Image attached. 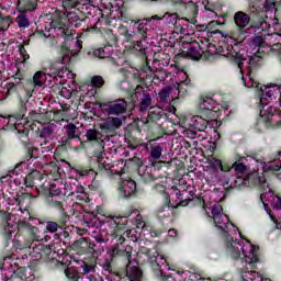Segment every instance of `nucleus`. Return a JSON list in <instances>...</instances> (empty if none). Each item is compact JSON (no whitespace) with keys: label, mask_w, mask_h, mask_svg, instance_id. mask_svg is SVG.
Masks as SVG:
<instances>
[{"label":"nucleus","mask_w":281,"mask_h":281,"mask_svg":"<svg viewBox=\"0 0 281 281\" xmlns=\"http://www.w3.org/2000/svg\"><path fill=\"white\" fill-rule=\"evenodd\" d=\"M24 232H25V240L26 243H29V245L32 246V244L41 240V236H38V227L36 226H32L31 224H26L24 227Z\"/></svg>","instance_id":"obj_31"},{"label":"nucleus","mask_w":281,"mask_h":281,"mask_svg":"<svg viewBox=\"0 0 281 281\" xmlns=\"http://www.w3.org/2000/svg\"><path fill=\"white\" fill-rule=\"evenodd\" d=\"M120 192H122L124 199H128L137 192V183L135 180H128L124 187L119 188Z\"/></svg>","instance_id":"obj_36"},{"label":"nucleus","mask_w":281,"mask_h":281,"mask_svg":"<svg viewBox=\"0 0 281 281\" xmlns=\"http://www.w3.org/2000/svg\"><path fill=\"white\" fill-rule=\"evenodd\" d=\"M211 214L214 223H221V218L223 224L229 223V217L226 214H223V206L221 204L213 205Z\"/></svg>","instance_id":"obj_34"},{"label":"nucleus","mask_w":281,"mask_h":281,"mask_svg":"<svg viewBox=\"0 0 281 281\" xmlns=\"http://www.w3.org/2000/svg\"><path fill=\"white\" fill-rule=\"evenodd\" d=\"M68 69L67 67L65 66H61L57 69H54L52 72H50V76L53 79H55V82H59V83H63V81H58V78L59 79H63L65 78V74H67Z\"/></svg>","instance_id":"obj_47"},{"label":"nucleus","mask_w":281,"mask_h":281,"mask_svg":"<svg viewBox=\"0 0 281 281\" xmlns=\"http://www.w3.org/2000/svg\"><path fill=\"white\" fill-rule=\"evenodd\" d=\"M166 232L173 234L172 236H177L176 229H168V228H151L150 236L151 238H159V236H161V234H166Z\"/></svg>","instance_id":"obj_50"},{"label":"nucleus","mask_w":281,"mask_h":281,"mask_svg":"<svg viewBox=\"0 0 281 281\" xmlns=\"http://www.w3.org/2000/svg\"><path fill=\"white\" fill-rule=\"evenodd\" d=\"M173 89V93H178V97L176 98V100H182L183 98H186V95H188V87L183 86L180 82H176L172 86Z\"/></svg>","instance_id":"obj_44"},{"label":"nucleus","mask_w":281,"mask_h":281,"mask_svg":"<svg viewBox=\"0 0 281 281\" xmlns=\"http://www.w3.org/2000/svg\"><path fill=\"white\" fill-rule=\"evenodd\" d=\"M100 130L102 133H105L106 135H113V133H115L113 126L110 125L109 121H106L104 124H101Z\"/></svg>","instance_id":"obj_57"},{"label":"nucleus","mask_w":281,"mask_h":281,"mask_svg":"<svg viewBox=\"0 0 281 281\" xmlns=\"http://www.w3.org/2000/svg\"><path fill=\"white\" fill-rule=\"evenodd\" d=\"M247 181L249 186H256L263 193H267V192H270V194L274 193L273 188H271V183L267 181V177L265 176V173H260L258 171L246 173L244 179H241L240 186H243V183L247 186Z\"/></svg>","instance_id":"obj_12"},{"label":"nucleus","mask_w":281,"mask_h":281,"mask_svg":"<svg viewBox=\"0 0 281 281\" xmlns=\"http://www.w3.org/2000/svg\"><path fill=\"white\" fill-rule=\"evenodd\" d=\"M13 19L12 15L3 16V14L0 13V32H8L10 25H12Z\"/></svg>","instance_id":"obj_45"},{"label":"nucleus","mask_w":281,"mask_h":281,"mask_svg":"<svg viewBox=\"0 0 281 281\" xmlns=\"http://www.w3.org/2000/svg\"><path fill=\"white\" fill-rule=\"evenodd\" d=\"M188 56H190V58H192L193 60H201V58L203 57V52H201V45L192 44L188 48Z\"/></svg>","instance_id":"obj_43"},{"label":"nucleus","mask_w":281,"mask_h":281,"mask_svg":"<svg viewBox=\"0 0 281 281\" xmlns=\"http://www.w3.org/2000/svg\"><path fill=\"white\" fill-rule=\"evenodd\" d=\"M32 246L31 244H29V241H26V239H24V241H21L19 239L13 240V249H30Z\"/></svg>","instance_id":"obj_56"},{"label":"nucleus","mask_w":281,"mask_h":281,"mask_svg":"<svg viewBox=\"0 0 281 281\" xmlns=\"http://www.w3.org/2000/svg\"><path fill=\"white\" fill-rule=\"evenodd\" d=\"M71 261H57V267L64 269L65 277L68 281H79L80 280V272L76 267H69Z\"/></svg>","instance_id":"obj_25"},{"label":"nucleus","mask_w":281,"mask_h":281,"mask_svg":"<svg viewBox=\"0 0 281 281\" xmlns=\"http://www.w3.org/2000/svg\"><path fill=\"white\" fill-rule=\"evenodd\" d=\"M66 137L63 138V144L71 146L72 142H79V146L75 147V150H87V142L80 138L81 132L78 126L74 123H69L65 126Z\"/></svg>","instance_id":"obj_14"},{"label":"nucleus","mask_w":281,"mask_h":281,"mask_svg":"<svg viewBox=\"0 0 281 281\" xmlns=\"http://www.w3.org/2000/svg\"><path fill=\"white\" fill-rule=\"evenodd\" d=\"M25 45H27V42H23V44L19 46V53H20V56L22 57L23 65H25V63L30 60V54H27V49L25 48Z\"/></svg>","instance_id":"obj_53"},{"label":"nucleus","mask_w":281,"mask_h":281,"mask_svg":"<svg viewBox=\"0 0 281 281\" xmlns=\"http://www.w3.org/2000/svg\"><path fill=\"white\" fill-rule=\"evenodd\" d=\"M15 23L18 24V27H20L21 30H27V27L32 25V21L27 16V12L24 11H18Z\"/></svg>","instance_id":"obj_37"},{"label":"nucleus","mask_w":281,"mask_h":281,"mask_svg":"<svg viewBox=\"0 0 281 281\" xmlns=\"http://www.w3.org/2000/svg\"><path fill=\"white\" fill-rule=\"evenodd\" d=\"M68 221H69V213H64L63 216L58 217L57 222L47 221L44 229V234H55V236H58L56 232H58V229H65V227H67Z\"/></svg>","instance_id":"obj_22"},{"label":"nucleus","mask_w":281,"mask_h":281,"mask_svg":"<svg viewBox=\"0 0 281 281\" xmlns=\"http://www.w3.org/2000/svg\"><path fill=\"white\" fill-rule=\"evenodd\" d=\"M0 229L3 236V248L8 249V247H10V243L12 241V232H14V226L10 225L8 220H2Z\"/></svg>","instance_id":"obj_28"},{"label":"nucleus","mask_w":281,"mask_h":281,"mask_svg":"<svg viewBox=\"0 0 281 281\" xmlns=\"http://www.w3.org/2000/svg\"><path fill=\"white\" fill-rule=\"evenodd\" d=\"M111 225L113 231L111 232L110 236L112 240H116L112 249L109 251V258H105L102 263V273L106 278L109 276H116L120 278V273L115 269V261L117 258H123V260H131V251L124 248V243H126V238H124V234L127 236L131 234V229H128V216H116L111 215Z\"/></svg>","instance_id":"obj_2"},{"label":"nucleus","mask_w":281,"mask_h":281,"mask_svg":"<svg viewBox=\"0 0 281 281\" xmlns=\"http://www.w3.org/2000/svg\"><path fill=\"white\" fill-rule=\"evenodd\" d=\"M216 25H218L217 21H211L207 25H206V30L207 32H210V34H216L218 32V30H216Z\"/></svg>","instance_id":"obj_63"},{"label":"nucleus","mask_w":281,"mask_h":281,"mask_svg":"<svg viewBox=\"0 0 281 281\" xmlns=\"http://www.w3.org/2000/svg\"><path fill=\"white\" fill-rule=\"evenodd\" d=\"M127 262L126 268L123 272L119 274L120 280L123 281H142L144 278V272L139 269V266H133V254L131 252L130 260H124Z\"/></svg>","instance_id":"obj_17"},{"label":"nucleus","mask_w":281,"mask_h":281,"mask_svg":"<svg viewBox=\"0 0 281 281\" xmlns=\"http://www.w3.org/2000/svg\"><path fill=\"white\" fill-rule=\"evenodd\" d=\"M170 93H175L172 86L166 87L162 90H160V92L158 93L160 98V102H168V98H170Z\"/></svg>","instance_id":"obj_51"},{"label":"nucleus","mask_w":281,"mask_h":281,"mask_svg":"<svg viewBox=\"0 0 281 281\" xmlns=\"http://www.w3.org/2000/svg\"><path fill=\"white\" fill-rule=\"evenodd\" d=\"M236 160L232 164V168L235 171L236 179L235 183H240L243 182V179H245V176L247 175V166L243 164L245 161V157H241L240 155H237L235 158Z\"/></svg>","instance_id":"obj_23"},{"label":"nucleus","mask_w":281,"mask_h":281,"mask_svg":"<svg viewBox=\"0 0 281 281\" xmlns=\"http://www.w3.org/2000/svg\"><path fill=\"white\" fill-rule=\"evenodd\" d=\"M108 122L110 123L112 128H114V131H117V128H120L122 126V119H120V117L109 119Z\"/></svg>","instance_id":"obj_59"},{"label":"nucleus","mask_w":281,"mask_h":281,"mask_svg":"<svg viewBox=\"0 0 281 281\" xmlns=\"http://www.w3.org/2000/svg\"><path fill=\"white\" fill-rule=\"evenodd\" d=\"M262 10L265 12L276 10V0H257L249 13L245 11L235 12L233 21L240 36L247 34V27L255 30V32H269L271 30V24L267 22V16L262 14Z\"/></svg>","instance_id":"obj_3"},{"label":"nucleus","mask_w":281,"mask_h":281,"mask_svg":"<svg viewBox=\"0 0 281 281\" xmlns=\"http://www.w3.org/2000/svg\"><path fill=\"white\" fill-rule=\"evenodd\" d=\"M40 247V258H43V256L46 258H52V245H41Z\"/></svg>","instance_id":"obj_55"},{"label":"nucleus","mask_w":281,"mask_h":281,"mask_svg":"<svg viewBox=\"0 0 281 281\" xmlns=\"http://www.w3.org/2000/svg\"><path fill=\"white\" fill-rule=\"evenodd\" d=\"M121 21H123V23H135L136 20H133V18L128 15V12L121 11Z\"/></svg>","instance_id":"obj_62"},{"label":"nucleus","mask_w":281,"mask_h":281,"mask_svg":"<svg viewBox=\"0 0 281 281\" xmlns=\"http://www.w3.org/2000/svg\"><path fill=\"white\" fill-rule=\"evenodd\" d=\"M72 249L81 254H91L95 250L94 244L89 243L88 238L81 237L72 243Z\"/></svg>","instance_id":"obj_26"},{"label":"nucleus","mask_w":281,"mask_h":281,"mask_svg":"<svg viewBox=\"0 0 281 281\" xmlns=\"http://www.w3.org/2000/svg\"><path fill=\"white\" fill-rule=\"evenodd\" d=\"M190 126L193 128V131L204 133V131H207V126H210V121L203 119L202 116H193L191 119Z\"/></svg>","instance_id":"obj_32"},{"label":"nucleus","mask_w":281,"mask_h":281,"mask_svg":"<svg viewBox=\"0 0 281 281\" xmlns=\"http://www.w3.org/2000/svg\"><path fill=\"white\" fill-rule=\"evenodd\" d=\"M161 117H166V113L161 108H150L148 111L147 120L148 122H159Z\"/></svg>","instance_id":"obj_41"},{"label":"nucleus","mask_w":281,"mask_h":281,"mask_svg":"<svg viewBox=\"0 0 281 281\" xmlns=\"http://www.w3.org/2000/svg\"><path fill=\"white\" fill-rule=\"evenodd\" d=\"M248 245L243 246L241 254L246 265H249L250 269H257V262H260V257H258V246H254L249 240Z\"/></svg>","instance_id":"obj_19"},{"label":"nucleus","mask_w":281,"mask_h":281,"mask_svg":"<svg viewBox=\"0 0 281 281\" xmlns=\"http://www.w3.org/2000/svg\"><path fill=\"white\" fill-rule=\"evenodd\" d=\"M94 0H61V8L65 12L56 10L53 13L46 14L48 25L50 30L57 32L58 36L64 38L60 45L61 63L66 65L69 63L74 56H78L82 52V41L89 32H97V25H108L109 15H104L100 8L93 5ZM99 12V18L97 20V25L88 26L83 29L82 33L78 35V38H74V30L80 29L82 23H87L89 16H91V11Z\"/></svg>","instance_id":"obj_1"},{"label":"nucleus","mask_w":281,"mask_h":281,"mask_svg":"<svg viewBox=\"0 0 281 281\" xmlns=\"http://www.w3.org/2000/svg\"><path fill=\"white\" fill-rule=\"evenodd\" d=\"M104 78H102V76L100 75H94L90 81H89V86L93 87V89H102L104 87Z\"/></svg>","instance_id":"obj_48"},{"label":"nucleus","mask_w":281,"mask_h":281,"mask_svg":"<svg viewBox=\"0 0 281 281\" xmlns=\"http://www.w3.org/2000/svg\"><path fill=\"white\" fill-rule=\"evenodd\" d=\"M78 172L80 177H93V175H95V171L93 169H87V168H82Z\"/></svg>","instance_id":"obj_64"},{"label":"nucleus","mask_w":281,"mask_h":281,"mask_svg":"<svg viewBox=\"0 0 281 281\" xmlns=\"http://www.w3.org/2000/svg\"><path fill=\"white\" fill-rule=\"evenodd\" d=\"M36 8V0H18V11L20 12H34Z\"/></svg>","instance_id":"obj_39"},{"label":"nucleus","mask_w":281,"mask_h":281,"mask_svg":"<svg viewBox=\"0 0 281 281\" xmlns=\"http://www.w3.org/2000/svg\"><path fill=\"white\" fill-rule=\"evenodd\" d=\"M150 30V22L148 20H136L134 22L133 33L128 32V29L123 27L120 31L121 36H124L125 48L136 56H144L146 54V47L144 43L148 41V31Z\"/></svg>","instance_id":"obj_4"},{"label":"nucleus","mask_w":281,"mask_h":281,"mask_svg":"<svg viewBox=\"0 0 281 281\" xmlns=\"http://www.w3.org/2000/svg\"><path fill=\"white\" fill-rule=\"evenodd\" d=\"M23 147L25 150V160L30 161V159H33L34 150H36V148H34V145L32 144V142L29 144H24Z\"/></svg>","instance_id":"obj_52"},{"label":"nucleus","mask_w":281,"mask_h":281,"mask_svg":"<svg viewBox=\"0 0 281 281\" xmlns=\"http://www.w3.org/2000/svg\"><path fill=\"white\" fill-rule=\"evenodd\" d=\"M43 179V173L38 170H32L24 178L25 188H34L36 186V181H41Z\"/></svg>","instance_id":"obj_35"},{"label":"nucleus","mask_w":281,"mask_h":281,"mask_svg":"<svg viewBox=\"0 0 281 281\" xmlns=\"http://www.w3.org/2000/svg\"><path fill=\"white\" fill-rule=\"evenodd\" d=\"M128 95H131L133 102H139V111L142 113L148 111L153 104V97L148 93V90L142 85L136 86L135 89H130L127 91Z\"/></svg>","instance_id":"obj_13"},{"label":"nucleus","mask_w":281,"mask_h":281,"mask_svg":"<svg viewBox=\"0 0 281 281\" xmlns=\"http://www.w3.org/2000/svg\"><path fill=\"white\" fill-rule=\"evenodd\" d=\"M65 190H70L68 193H64L65 196H75L79 203H89L91 201L89 193H87L82 184H74V187L71 184H65Z\"/></svg>","instance_id":"obj_20"},{"label":"nucleus","mask_w":281,"mask_h":281,"mask_svg":"<svg viewBox=\"0 0 281 281\" xmlns=\"http://www.w3.org/2000/svg\"><path fill=\"white\" fill-rule=\"evenodd\" d=\"M279 90V93H281V85H270V86H260V83L256 85V89L258 91V98H259V119L257 120L256 127L258 128L260 124L263 125V128H271V117L276 115L277 110L273 106H269V100L276 95V90Z\"/></svg>","instance_id":"obj_5"},{"label":"nucleus","mask_w":281,"mask_h":281,"mask_svg":"<svg viewBox=\"0 0 281 281\" xmlns=\"http://www.w3.org/2000/svg\"><path fill=\"white\" fill-rule=\"evenodd\" d=\"M111 32L112 31H109L108 33V38H110V41L108 42V45L100 48H93L92 54L94 58H101V59L108 58V60H110L112 65L117 66V61L115 60V58H113V45L117 43V35Z\"/></svg>","instance_id":"obj_15"},{"label":"nucleus","mask_w":281,"mask_h":281,"mask_svg":"<svg viewBox=\"0 0 281 281\" xmlns=\"http://www.w3.org/2000/svg\"><path fill=\"white\" fill-rule=\"evenodd\" d=\"M155 190H156V192L161 194V196L164 199V204L158 209V212L160 214L162 212H166V210H170V207H173L175 210H177V207H186V206H188L190 201H192L191 199H184L183 200V193H181V191H178L176 193V199L180 202L176 205H172V203H170V193L166 192V186L156 184Z\"/></svg>","instance_id":"obj_11"},{"label":"nucleus","mask_w":281,"mask_h":281,"mask_svg":"<svg viewBox=\"0 0 281 281\" xmlns=\"http://www.w3.org/2000/svg\"><path fill=\"white\" fill-rule=\"evenodd\" d=\"M36 281V270L31 266L18 267L7 281Z\"/></svg>","instance_id":"obj_18"},{"label":"nucleus","mask_w":281,"mask_h":281,"mask_svg":"<svg viewBox=\"0 0 281 281\" xmlns=\"http://www.w3.org/2000/svg\"><path fill=\"white\" fill-rule=\"evenodd\" d=\"M187 11L191 14L192 18L184 20L187 23H191L192 25H196V16H199V5L194 1H189L187 4Z\"/></svg>","instance_id":"obj_38"},{"label":"nucleus","mask_w":281,"mask_h":281,"mask_svg":"<svg viewBox=\"0 0 281 281\" xmlns=\"http://www.w3.org/2000/svg\"><path fill=\"white\" fill-rule=\"evenodd\" d=\"M142 133V128L137 123H132L124 130V137L127 144H137V135Z\"/></svg>","instance_id":"obj_27"},{"label":"nucleus","mask_w":281,"mask_h":281,"mask_svg":"<svg viewBox=\"0 0 281 281\" xmlns=\"http://www.w3.org/2000/svg\"><path fill=\"white\" fill-rule=\"evenodd\" d=\"M199 106L202 111H209V113H220L221 104L216 102L212 97H201Z\"/></svg>","instance_id":"obj_24"},{"label":"nucleus","mask_w":281,"mask_h":281,"mask_svg":"<svg viewBox=\"0 0 281 281\" xmlns=\"http://www.w3.org/2000/svg\"><path fill=\"white\" fill-rule=\"evenodd\" d=\"M15 137L21 142L22 146L25 144H30V127L25 126V124L19 125V127L13 132Z\"/></svg>","instance_id":"obj_33"},{"label":"nucleus","mask_w":281,"mask_h":281,"mask_svg":"<svg viewBox=\"0 0 281 281\" xmlns=\"http://www.w3.org/2000/svg\"><path fill=\"white\" fill-rule=\"evenodd\" d=\"M12 80L7 85V97L15 93L16 100H24L30 102V99L34 94V83L25 80V72L18 68L16 72L11 76Z\"/></svg>","instance_id":"obj_7"},{"label":"nucleus","mask_w":281,"mask_h":281,"mask_svg":"<svg viewBox=\"0 0 281 281\" xmlns=\"http://www.w3.org/2000/svg\"><path fill=\"white\" fill-rule=\"evenodd\" d=\"M229 222H226V223H224L223 224V218H221L220 220V223H215V227H217V229H220V232L222 233V234H224V236H227L229 233L227 232V229H229L228 227H227V224H228Z\"/></svg>","instance_id":"obj_58"},{"label":"nucleus","mask_w":281,"mask_h":281,"mask_svg":"<svg viewBox=\"0 0 281 281\" xmlns=\"http://www.w3.org/2000/svg\"><path fill=\"white\" fill-rule=\"evenodd\" d=\"M280 157H281V151H278L277 159H274V161L269 162L263 167V172H269L270 175H274V177L279 179V181H281V171L279 172V170H281Z\"/></svg>","instance_id":"obj_29"},{"label":"nucleus","mask_w":281,"mask_h":281,"mask_svg":"<svg viewBox=\"0 0 281 281\" xmlns=\"http://www.w3.org/2000/svg\"><path fill=\"white\" fill-rule=\"evenodd\" d=\"M146 255L148 256V262L154 271V276L158 278V280L161 281H168V280H175L172 279V274H165L164 267L167 269V271H175L176 267L171 266L170 262H168V258H166L164 255H159V252L146 248Z\"/></svg>","instance_id":"obj_8"},{"label":"nucleus","mask_w":281,"mask_h":281,"mask_svg":"<svg viewBox=\"0 0 281 281\" xmlns=\"http://www.w3.org/2000/svg\"><path fill=\"white\" fill-rule=\"evenodd\" d=\"M233 63L238 67L240 74H241V80L244 87H249L247 86V79H245V72L243 68L245 67V60H247V57L241 52H236L234 50L232 54Z\"/></svg>","instance_id":"obj_30"},{"label":"nucleus","mask_w":281,"mask_h":281,"mask_svg":"<svg viewBox=\"0 0 281 281\" xmlns=\"http://www.w3.org/2000/svg\"><path fill=\"white\" fill-rule=\"evenodd\" d=\"M36 137L40 139L42 153H49L52 150V136L54 135V126L47 124L37 127L35 131Z\"/></svg>","instance_id":"obj_16"},{"label":"nucleus","mask_w":281,"mask_h":281,"mask_svg":"<svg viewBox=\"0 0 281 281\" xmlns=\"http://www.w3.org/2000/svg\"><path fill=\"white\" fill-rule=\"evenodd\" d=\"M83 273H95V265H89L87 262H83V265L81 266Z\"/></svg>","instance_id":"obj_61"},{"label":"nucleus","mask_w":281,"mask_h":281,"mask_svg":"<svg viewBox=\"0 0 281 281\" xmlns=\"http://www.w3.org/2000/svg\"><path fill=\"white\" fill-rule=\"evenodd\" d=\"M46 205L50 210H57V212L60 213V216H63L64 214H67V212L65 211V206L63 205V201L56 200L53 196L46 198Z\"/></svg>","instance_id":"obj_40"},{"label":"nucleus","mask_w":281,"mask_h":281,"mask_svg":"<svg viewBox=\"0 0 281 281\" xmlns=\"http://www.w3.org/2000/svg\"><path fill=\"white\" fill-rule=\"evenodd\" d=\"M181 21H186V18H179L178 21L172 25L177 34H183V24H181Z\"/></svg>","instance_id":"obj_60"},{"label":"nucleus","mask_w":281,"mask_h":281,"mask_svg":"<svg viewBox=\"0 0 281 281\" xmlns=\"http://www.w3.org/2000/svg\"><path fill=\"white\" fill-rule=\"evenodd\" d=\"M87 142H102V137L100 136V132L95 128L87 130L86 132Z\"/></svg>","instance_id":"obj_46"},{"label":"nucleus","mask_w":281,"mask_h":281,"mask_svg":"<svg viewBox=\"0 0 281 281\" xmlns=\"http://www.w3.org/2000/svg\"><path fill=\"white\" fill-rule=\"evenodd\" d=\"M44 76L45 75L43 74V71H37L34 74L33 80H29V82H32L33 85V92L36 87H43V85H45V82L43 81Z\"/></svg>","instance_id":"obj_49"},{"label":"nucleus","mask_w":281,"mask_h":281,"mask_svg":"<svg viewBox=\"0 0 281 281\" xmlns=\"http://www.w3.org/2000/svg\"><path fill=\"white\" fill-rule=\"evenodd\" d=\"M164 19H166L168 25H173L175 23H177L179 21V14L177 13H170V12H166L164 15Z\"/></svg>","instance_id":"obj_54"},{"label":"nucleus","mask_w":281,"mask_h":281,"mask_svg":"<svg viewBox=\"0 0 281 281\" xmlns=\"http://www.w3.org/2000/svg\"><path fill=\"white\" fill-rule=\"evenodd\" d=\"M265 56H271V53H258L255 50L252 55L248 56V67H247V77L251 82V87H254V77H251V69H256V67H260L262 65V58Z\"/></svg>","instance_id":"obj_21"},{"label":"nucleus","mask_w":281,"mask_h":281,"mask_svg":"<svg viewBox=\"0 0 281 281\" xmlns=\"http://www.w3.org/2000/svg\"><path fill=\"white\" fill-rule=\"evenodd\" d=\"M27 102L30 101L18 100V110L7 117L3 131H12L14 133L19 126H23V120L27 115Z\"/></svg>","instance_id":"obj_9"},{"label":"nucleus","mask_w":281,"mask_h":281,"mask_svg":"<svg viewBox=\"0 0 281 281\" xmlns=\"http://www.w3.org/2000/svg\"><path fill=\"white\" fill-rule=\"evenodd\" d=\"M236 245H240L238 239L227 243L228 254L233 260H238V258H240V248L236 247Z\"/></svg>","instance_id":"obj_42"},{"label":"nucleus","mask_w":281,"mask_h":281,"mask_svg":"<svg viewBox=\"0 0 281 281\" xmlns=\"http://www.w3.org/2000/svg\"><path fill=\"white\" fill-rule=\"evenodd\" d=\"M98 104L102 113H104V115H108L109 117H120V115H125L128 109V101L122 98L110 101H102Z\"/></svg>","instance_id":"obj_10"},{"label":"nucleus","mask_w":281,"mask_h":281,"mask_svg":"<svg viewBox=\"0 0 281 281\" xmlns=\"http://www.w3.org/2000/svg\"><path fill=\"white\" fill-rule=\"evenodd\" d=\"M162 150L164 149L159 145L151 147L148 156V164L146 166H144V161H142L140 158H135L134 162L138 170V175L148 177L149 181H155L157 176L153 172H159L161 168L171 166L170 161L160 160Z\"/></svg>","instance_id":"obj_6"}]
</instances>
